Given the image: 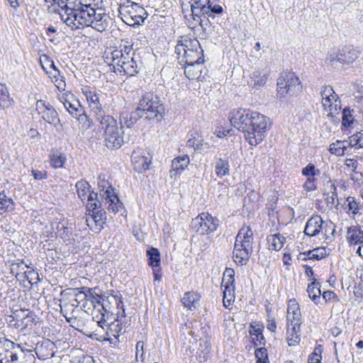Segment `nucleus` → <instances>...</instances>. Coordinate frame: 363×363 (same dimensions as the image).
<instances>
[{
    "instance_id": "obj_1",
    "label": "nucleus",
    "mask_w": 363,
    "mask_h": 363,
    "mask_svg": "<svg viewBox=\"0 0 363 363\" xmlns=\"http://www.w3.org/2000/svg\"><path fill=\"white\" fill-rule=\"evenodd\" d=\"M132 46L128 42L105 51V62L112 66L116 73L134 76L139 71V65L134 59Z\"/></svg>"
},
{
    "instance_id": "obj_2",
    "label": "nucleus",
    "mask_w": 363,
    "mask_h": 363,
    "mask_svg": "<svg viewBox=\"0 0 363 363\" xmlns=\"http://www.w3.org/2000/svg\"><path fill=\"white\" fill-rule=\"evenodd\" d=\"M97 122H94V130L100 132L104 136L106 146L110 149L120 147L123 142L121 135V128L118 126L116 120L111 116L99 118Z\"/></svg>"
},
{
    "instance_id": "obj_3",
    "label": "nucleus",
    "mask_w": 363,
    "mask_h": 363,
    "mask_svg": "<svg viewBox=\"0 0 363 363\" xmlns=\"http://www.w3.org/2000/svg\"><path fill=\"white\" fill-rule=\"evenodd\" d=\"M253 232L249 226H243L238 232L233 249L234 261L240 265L245 264L252 252Z\"/></svg>"
},
{
    "instance_id": "obj_4",
    "label": "nucleus",
    "mask_w": 363,
    "mask_h": 363,
    "mask_svg": "<svg viewBox=\"0 0 363 363\" xmlns=\"http://www.w3.org/2000/svg\"><path fill=\"white\" fill-rule=\"evenodd\" d=\"M277 96L281 102L289 101L302 91L299 78L292 72H283L277 79Z\"/></svg>"
},
{
    "instance_id": "obj_5",
    "label": "nucleus",
    "mask_w": 363,
    "mask_h": 363,
    "mask_svg": "<svg viewBox=\"0 0 363 363\" xmlns=\"http://www.w3.org/2000/svg\"><path fill=\"white\" fill-rule=\"evenodd\" d=\"M179 55H182L186 65H199L203 63V50L197 39L184 38L175 47Z\"/></svg>"
},
{
    "instance_id": "obj_6",
    "label": "nucleus",
    "mask_w": 363,
    "mask_h": 363,
    "mask_svg": "<svg viewBox=\"0 0 363 363\" xmlns=\"http://www.w3.org/2000/svg\"><path fill=\"white\" fill-rule=\"evenodd\" d=\"M269 118L263 114L255 111L250 118L249 128L246 130L245 137L251 145L259 144L264 138Z\"/></svg>"
},
{
    "instance_id": "obj_7",
    "label": "nucleus",
    "mask_w": 363,
    "mask_h": 363,
    "mask_svg": "<svg viewBox=\"0 0 363 363\" xmlns=\"http://www.w3.org/2000/svg\"><path fill=\"white\" fill-rule=\"evenodd\" d=\"M118 12L123 21L130 26L140 25L147 16L143 7L130 0L120 4Z\"/></svg>"
},
{
    "instance_id": "obj_8",
    "label": "nucleus",
    "mask_w": 363,
    "mask_h": 363,
    "mask_svg": "<svg viewBox=\"0 0 363 363\" xmlns=\"http://www.w3.org/2000/svg\"><path fill=\"white\" fill-rule=\"evenodd\" d=\"M82 94L86 97V101L91 111L94 113V122L99 121L98 120V117L104 118L108 116L105 114L104 112L106 104H104V100L106 96V94H104L100 91H97L88 86L82 89Z\"/></svg>"
},
{
    "instance_id": "obj_9",
    "label": "nucleus",
    "mask_w": 363,
    "mask_h": 363,
    "mask_svg": "<svg viewBox=\"0 0 363 363\" xmlns=\"http://www.w3.org/2000/svg\"><path fill=\"white\" fill-rule=\"evenodd\" d=\"M137 108L141 111L143 116L145 115L146 118L150 119L162 115L164 111L159 98L152 93H147L143 96Z\"/></svg>"
},
{
    "instance_id": "obj_10",
    "label": "nucleus",
    "mask_w": 363,
    "mask_h": 363,
    "mask_svg": "<svg viewBox=\"0 0 363 363\" xmlns=\"http://www.w3.org/2000/svg\"><path fill=\"white\" fill-rule=\"evenodd\" d=\"M96 9L81 8L72 17L62 16V20L72 29H79L85 26H91L92 18Z\"/></svg>"
},
{
    "instance_id": "obj_11",
    "label": "nucleus",
    "mask_w": 363,
    "mask_h": 363,
    "mask_svg": "<svg viewBox=\"0 0 363 363\" xmlns=\"http://www.w3.org/2000/svg\"><path fill=\"white\" fill-rule=\"evenodd\" d=\"M219 225V220L208 213H201L191 221V227L202 235L215 231Z\"/></svg>"
},
{
    "instance_id": "obj_12",
    "label": "nucleus",
    "mask_w": 363,
    "mask_h": 363,
    "mask_svg": "<svg viewBox=\"0 0 363 363\" xmlns=\"http://www.w3.org/2000/svg\"><path fill=\"white\" fill-rule=\"evenodd\" d=\"M194 5L193 11L199 18L201 16L205 17H213L215 14H220L223 11L220 0H191Z\"/></svg>"
},
{
    "instance_id": "obj_13",
    "label": "nucleus",
    "mask_w": 363,
    "mask_h": 363,
    "mask_svg": "<svg viewBox=\"0 0 363 363\" xmlns=\"http://www.w3.org/2000/svg\"><path fill=\"white\" fill-rule=\"evenodd\" d=\"M235 272L231 268H226L223 276L222 286L224 287L223 303L228 308L235 301Z\"/></svg>"
},
{
    "instance_id": "obj_14",
    "label": "nucleus",
    "mask_w": 363,
    "mask_h": 363,
    "mask_svg": "<svg viewBox=\"0 0 363 363\" xmlns=\"http://www.w3.org/2000/svg\"><path fill=\"white\" fill-rule=\"evenodd\" d=\"M254 112L250 109H235L229 114L230 122L235 128L245 133L246 130L249 128L248 124Z\"/></svg>"
},
{
    "instance_id": "obj_15",
    "label": "nucleus",
    "mask_w": 363,
    "mask_h": 363,
    "mask_svg": "<svg viewBox=\"0 0 363 363\" xmlns=\"http://www.w3.org/2000/svg\"><path fill=\"white\" fill-rule=\"evenodd\" d=\"M322 104L328 109L329 115H333L341 108L339 97L331 86H325L321 91Z\"/></svg>"
},
{
    "instance_id": "obj_16",
    "label": "nucleus",
    "mask_w": 363,
    "mask_h": 363,
    "mask_svg": "<svg viewBox=\"0 0 363 363\" xmlns=\"http://www.w3.org/2000/svg\"><path fill=\"white\" fill-rule=\"evenodd\" d=\"M131 157L133 168L136 172L142 173L149 169L151 157L146 150L137 148L133 152Z\"/></svg>"
},
{
    "instance_id": "obj_17",
    "label": "nucleus",
    "mask_w": 363,
    "mask_h": 363,
    "mask_svg": "<svg viewBox=\"0 0 363 363\" xmlns=\"http://www.w3.org/2000/svg\"><path fill=\"white\" fill-rule=\"evenodd\" d=\"M332 225V223H325L319 216L311 217L306 223L304 233L306 235L313 237L318 235L320 233L326 234L327 228Z\"/></svg>"
},
{
    "instance_id": "obj_18",
    "label": "nucleus",
    "mask_w": 363,
    "mask_h": 363,
    "mask_svg": "<svg viewBox=\"0 0 363 363\" xmlns=\"http://www.w3.org/2000/svg\"><path fill=\"white\" fill-rule=\"evenodd\" d=\"M113 313L109 311L104 304L94 305L92 311V318L101 328L106 326V323L113 319Z\"/></svg>"
},
{
    "instance_id": "obj_19",
    "label": "nucleus",
    "mask_w": 363,
    "mask_h": 363,
    "mask_svg": "<svg viewBox=\"0 0 363 363\" xmlns=\"http://www.w3.org/2000/svg\"><path fill=\"white\" fill-rule=\"evenodd\" d=\"M58 99L73 117L77 118L81 111L80 105L79 101L74 99L72 94L63 93L58 96Z\"/></svg>"
},
{
    "instance_id": "obj_20",
    "label": "nucleus",
    "mask_w": 363,
    "mask_h": 363,
    "mask_svg": "<svg viewBox=\"0 0 363 363\" xmlns=\"http://www.w3.org/2000/svg\"><path fill=\"white\" fill-rule=\"evenodd\" d=\"M36 110L42 118L50 124H53L56 120L60 121L56 110L49 104H46L43 101L37 102Z\"/></svg>"
},
{
    "instance_id": "obj_21",
    "label": "nucleus",
    "mask_w": 363,
    "mask_h": 363,
    "mask_svg": "<svg viewBox=\"0 0 363 363\" xmlns=\"http://www.w3.org/2000/svg\"><path fill=\"white\" fill-rule=\"evenodd\" d=\"M13 345L9 340L0 341V363H18V355L9 350Z\"/></svg>"
},
{
    "instance_id": "obj_22",
    "label": "nucleus",
    "mask_w": 363,
    "mask_h": 363,
    "mask_svg": "<svg viewBox=\"0 0 363 363\" xmlns=\"http://www.w3.org/2000/svg\"><path fill=\"white\" fill-rule=\"evenodd\" d=\"M91 26L99 32L104 31L109 25L110 17L102 12L101 9H96Z\"/></svg>"
},
{
    "instance_id": "obj_23",
    "label": "nucleus",
    "mask_w": 363,
    "mask_h": 363,
    "mask_svg": "<svg viewBox=\"0 0 363 363\" xmlns=\"http://www.w3.org/2000/svg\"><path fill=\"white\" fill-rule=\"evenodd\" d=\"M102 199L105 200V204L107 205V209L110 212L116 213L123 208V203L121 202L115 191H106L102 194Z\"/></svg>"
},
{
    "instance_id": "obj_24",
    "label": "nucleus",
    "mask_w": 363,
    "mask_h": 363,
    "mask_svg": "<svg viewBox=\"0 0 363 363\" xmlns=\"http://www.w3.org/2000/svg\"><path fill=\"white\" fill-rule=\"evenodd\" d=\"M287 321L294 323L295 325H301V311L298 302L295 299H290L287 308Z\"/></svg>"
},
{
    "instance_id": "obj_25",
    "label": "nucleus",
    "mask_w": 363,
    "mask_h": 363,
    "mask_svg": "<svg viewBox=\"0 0 363 363\" xmlns=\"http://www.w3.org/2000/svg\"><path fill=\"white\" fill-rule=\"evenodd\" d=\"M190 162L187 155H183L174 159L172 162L171 177H176L177 174L184 171L189 165Z\"/></svg>"
},
{
    "instance_id": "obj_26",
    "label": "nucleus",
    "mask_w": 363,
    "mask_h": 363,
    "mask_svg": "<svg viewBox=\"0 0 363 363\" xmlns=\"http://www.w3.org/2000/svg\"><path fill=\"white\" fill-rule=\"evenodd\" d=\"M347 240L350 245L363 242V230L359 226L352 225L347 228Z\"/></svg>"
},
{
    "instance_id": "obj_27",
    "label": "nucleus",
    "mask_w": 363,
    "mask_h": 363,
    "mask_svg": "<svg viewBox=\"0 0 363 363\" xmlns=\"http://www.w3.org/2000/svg\"><path fill=\"white\" fill-rule=\"evenodd\" d=\"M143 116L141 113V111L136 108L133 112L128 113L123 111L120 117L121 123H124L128 128H130L133 125L139 118Z\"/></svg>"
},
{
    "instance_id": "obj_28",
    "label": "nucleus",
    "mask_w": 363,
    "mask_h": 363,
    "mask_svg": "<svg viewBox=\"0 0 363 363\" xmlns=\"http://www.w3.org/2000/svg\"><path fill=\"white\" fill-rule=\"evenodd\" d=\"M300 325H295L294 323H288L287 340L290 346L295 345L300 341Z\"/></svg>"
},
{
    "instance_id": "obj_29",
    "label": "nucleus",
    "mask_w": 363,
    "mask_h": 363,
    "mask_svg": "<svg viewBox=\"0 0 363 363\" xmlns=\"http://www.w3.org/2000/svg\"><path fill=\"white\" fill-rule=\"evenodd\" d=\"M340 63H352L359 57V52L352 48L347 47L340 50Z\"/></svg>"
},
{
    "instance_id": "obj_30",
    "label": "nucleus",
    "mask_w": 363,
    "mask_h": 363,
    "mask_svg": "<svg viewBox=\"0 0 363 363\" xmlns=\"http://www.w3.org/2000/svg\"><path fill=\"white\" fill-rule=\"evenodd\" d=\"M200 300V296L193 291H188L184 294L182 302L184 306L189 310H194L196 308Z\"/></svg>"
},
{
    "instance_id": "obj_31",
    "label": "nucleus",
    "mask_w": 363,
    "mask_h": 363,
    "mask_svg": "<svg viewBox=\"0 0 363 363\" xmlns=\"http://www.w3.org/2000/svg\"><path fill=\"white\" fill-rule=\"evenodd\" d=\"M15 203L11 198L7 196L4 191L0 192V214H4L14 209Z\"/></svg>"
},
{
    "instance_id": "obj_32",
    "label": "nucleus",
    "mask_w": 363,
    "mask_h": 363,
    "mask_svg": "<svg viewBox=\"0 0 363 363\" xmlns=\"http://www.w3.org/2000/svg\"><path fill=\"white\" fill-rule=\"evenodd\" d=\"M312 282L308 284L307 288V292L308 297L315 303L318 304L321 295V291L320 289V284L316 282L314 278L312 279Z\"/></svg>"
},
{
    "instance_id": "obj_33",
    "label": "nucleus",
    "mask_w": 363,
    "mask_h": 363,
    "mask_svg": "<svg viewBox=\"0 0 363 363\" xmlns=\"http://www.w3.org/2000/svg\"><path fill=\"white\" fill-rule=\"evenodd\" d=\"M286 242V238L280 234L270 235L267 237L269 248L276 251L281 250Z\"/></svg>"
},
{
    "instance_id": "obj_34",
    "label": "nucleus",
    "mask_w": 363,
    "mask_h": 363,
    "mask_svg": "<svg viewBox=\"0 0 363 363\" xmlns=\"http://www.w3.org/2000/svg\"><path fill=\"white\" fill-rule=\"evenodd\" d=\"M215 172L216 175L222 178L230 174V166L227 159L219 158L215 164Z\"/></svg>"
},
{
    "instance_id": "obj_35",
    "label": "nucleus",
    "mask_w": 363,
    "mask_h": 363,
    "mask_svg": "<svg viewBox=\"0 0 363 363\" xmlns=\"http://www.w3.org/2000/svg\"><path fill=\"white\" fill-rule=\"evenodd\" d=\"M76 189L78 196L82 201L86 200L89 194L92 192L90 191V185L84 180H81L77 182Z\"/></svg>"
},
{
    "instance_id": "obj_36",
    "label": "nucleus",
    "mask_w": 363,
    "mask_h": 363,
    "mask_svg": "<svg viewBox=\"0 0 363 363\" xmlns=\"http://www.w3.org/2000/svg\"><path fill=\"white\" fill-rule=\"evenodd\" d=\"M147 256L148 257V264L151 267H157L160 266V253L155 247H150L147 250Z\"/></svg>"
},
{
    "instance_id": "obj_37",
    "label": "nucleus",
    "mask_w": 363,
    "mask_h": 363,
    "mask_svg": "<svg viewBox=\"0 0 363 363\" xmlns=\"http://www.w3.org/2000/svg\"><path fill=\"white\" fill-rule=\"evenodd\" d=\"M12 101L7 87L3 84H0V108L11 106Z\"/></svg>"
},
{
    "instance_id": "obj_38",
    "label": "nucleus",
    "mask_w": 363,
    "mask_h": 363,
    "mask_svg": "<svg viewBox=\"0 0 363 363\" xmlns=\"http://www.w3.org/2000/svg\"><path fill=\"white\" fill-rule=\"evenodd\" d=\"M66 1V5L67 9L65 12V14L61 15V17L62 16L65 17H72L74 13L77 12L81 8L82 6L80 4H79V0H65Z\"/></svg>"
},
{
    "instance_id": "obj_39",
    "label": "nucleus",
    "mask_w": 363,
    "mask_h": 363,
    "mask_svg": "<svg viewBox=\"0 0 363 363\" xmlns=\"http://www.w3.org/2000/svg\"><path fill=\"white\" fill-rule=\"evenodd\" d=\"M111 323H106V325L108 326V331L106 334L108 335H112L115 338H117L121 334L123 333V325L121 323H119L118 320L116 321H111Z\"/></svg>"
},
{
    "instance_id": "obj_40",
    "label": "nucleus",
    "mask_w": 363,
    "mask_h": 363,
    "mask_svg": "<svg viewBox=\"0 0 363 363\" xmlns=\"http://www.w3.org/2000/svg\"><path fill=\"white\" fill-rule=\"evenodd\" d=\"M88 288L87 287H82L81 289H74V296L75 298L74 301L75 303H72V306H77L79 303L81 302L86 300L88 298Z\"/></svg>"
},
{
    "instance_id": "obj_41",
    "label": "nucleus",
    "mask_w": 363,
    "mask_h": 363,
    "mask_svg": "<svg viewBox=\"0 0 363 363\" xmlns=\"http://www.w3.org/2000/svg\"><path fill=\"white\" fill-rule=\"evenodd\" d=\"M97 196V193L94 191L89 194L87 198L88 202L86 204V211L88 213H94V211L101 209L100 207L98 206V203L96 202Z\"/></svg>"
},
{
    "instance_id": "obj_42",
    "label": "nucleus",
    "mask_w": 363,
    "mask_h": 363,
    "mask_svg": "<svg viewBox=\"0 0 363 363\" xmlns=\"http://www.w3.org/2000/svg\"><path fill=\"white\" fill-rule=\"evenodd\" d=\"M320 171L312 163L308 164L301 170V174L307 178H315L320 174Z\"/></svg>"
},
{
    "instance_id": "obj_43",
    "label": "nucleus",
    "mask_w": 363,
    "mask_h": 363,
    "mask_svg": "<svg viewBox=\"0 0 363 363\" xmlns=\"http://www.w3.org/2000/svg\"><path fill=\"white\" fill-rule=\"evenodd\" d=\"M348 145L357 149L363 148V133H357L350 136Z\"/></svg>"
},
{
    "instance_id": "obj_44",
    "label": "nucleus",
    "mask_w": 363,
    "mask_h": 363,
    "mask_svg": "<svg viewBox=\"0 0 363 363\" xmlns=\"http://www.w3.org/2000/svg\"><path fill=\"white\" fill-rule=\"evenodd\" d=\"M96 223V230H100L106 220V212L103 209L97 210L92 213Z\"/></svg>"
},
{
    "instance_id": "obj_45",
    "label": "nucleus",
    "mask_w": 363,
    "mask_h": 363,
    "mask_svg": "<svg viewBox=\"0 0 363 363\" xmlns=\"http://www.w3.org/2000/svg\"><path fill=\"white\" fill-rule=\"evenodd\" d=\"M65 160H66V157L62 153L53 154L50 157L51 165L54 168H60V167H63V165L65 162Z\"/></svg>"
},
{
    "instance_id": "obj_46",
    "label": "nucleus",
    "mask_w": 363,
    "mask_h": 363,
    "mask_svg": "<svg viewBox=\"0 0 363 363\" xmlns=\"http://www.w3.org/2000/svg\"><path fill=\"white\" fill-rule=\"evenodd\" d=\"M194 5H196L194 2L191 4L190 1H188L187 3H184V1H182V10L185 18H187L188 16H191L194 20H196V17L197 16L194 13V11H193V9L194 10Z\"/></svg>"
},
{
    "instance_id": "obj_47",
    "label": "nucleus",
    "mask_w": 363,
    "mask_h": 363,
    "mask_svg": "<svg viewBox=\"0 0 363 363\" xmlns=\"http://www.w3.org/2000/svg\"><path fill=\"white\" fill-rule=\"evenodd\" d=\"M196 65H186L184 68V74L189 79H194L199 76L200 69L195 67Z\"/></svg>"
},
{
    "instance_id": "obj_48",
    "label": "nucleus",
    "mask_w": 363,
    "mask_h": 363,
    "mask_svg": "<svg viewBox=\"0 0 363 363\" xmlns=\"http://www.w3.org/2000/svg\"><path fill=\"white\" fill-rule=\"evenodd\" d=\"M340 50H331L326 57V62L331 66H334L336 63H340Z\"/></svg>"
},
{
    "instance_id": "obj_49",
    "label": "nucleus",
    "mask_w": 363,
    "mask_h": 363,
    "mask_svg": "<svg viewBox=\"0 0 363 363\" xmlns=\"http://www.w3.org/2000/svg\"><path fill=\"white\" fill-rule=\"evenodd\" d=\"M352 111L349 108H345L342 111V123L345 127H349L353 122Z\"/></svg>"
},
{
    "instance_id": "obj_50",
    "label": "nucleus",
    "mask_w": 363,
    "mask_h": 363,
    "mask_svg": "<svg viewBox=\"0 0 363 363\" xmlns=\"http://www.w3.org/2000/svg\"><path fill=\"white\" fill-rule=\"evenodd\" d=\"M88 300H90L91 302L94 305L104 304L101 303V301H104L102 296H99L96 290L94 289L88 288Z\"/></svg>"
},
{
    "instance_id": "obj_51",
    "label": "nucleus",
    "mask_w": 363,
    "mask_h": 363,
    "mask_svg": "<svg viewBox=\"0 0 363 363\" xmlns=\"http://www.w3.org/2000/svg\"><path fill=\"white\" fill-rule=\"evenodd\" d=\"M257 363H269L267 357V351L264 347H261L255 351Z\"/></svg>"
},
{
    "instance_id": "obj_52",
    "label": "nucleus",
    "mask_w": 363,
    "mask_h": 363,
    "mask_svg": "<svg viewBox=\"0 0 363 363\" xmlns=\"http://www.w3.org/2000/svg\"><path fill=\"white\" fill-rule=\"evenodd\" d=\"M341 145H342V140H336L335 143H333L329 146V152L337 156H342L343 151L341 150Z\"/></svg>"
},
{
    "instance_id": "obj_53",
    "label": "nucleus",
    "mask_w": 363,
    "mask_h": 363,
    "mask_svg": "<svg viewBox=\"0 0 363 363\" xmlns=\"http://www.w3.org/2000/svg\"><path fill=\"white\" fill-rule=\"evenodd\" d=\"M98 185L101 197L102 194H104L106 191H114L112 186L109 184L108 182L106 181L105 178H101V176L99 177Z\"/></svg>"
},
{
    "instance_id": "obj_54",
    "label": "nucleus",
    "mask_w": 363,
    "mask_h": 363,
    "mask_svg": "<svg viewBox=\"0 0 363 363\" xmlns=\"http://www.w3.org/2000/svg\"><path fill=\"white\" fill-rule=\"evenodd\" d=\"M79 4H81L82 8L86 9H99V5L102 2V0H79Z\"/></svg>"
},
{
    "instance_id": "obj_55",
    "label": "nucleus",
    "mask_w": 363,
    "mask_h": 363,
    "mask_svg": "<svg viewBox=\"0 0 363 363\" xmlns=\"http://www.w3.org/2000/svg\"><path fill=\"white\" fill-rule=\"evenodd\" d=\"M321 352L320 347H315L314 352L309 357L308 363H320L322 359Z\"/></svg>"
},
{
    "instance_id": "obj_56",
    "label": "nucleus",
    "mask_w": 363,
    "mask_h": 363,
    "mask_svg": "<svg viewBox=\"0 0 363 363\" xmlns=\"http://www.w3.org/2000/svg\"><path fill=\"white\" fill-rule=\"evenodd\" d=\"M251 78L254 82L255 86H263L267 81V77L265 75L260 76L259 72H254Z\"/></svg>"
},
{
    "instance_id": "obj_57",
    "label": "nucleus",
    "mask_w": 363,
    "mask_h": 363,
    "mask_svg": "<svg viewBox=\"0 0 363 363\" xmlns=\"http://www.w3.org/2000/svg\"><path fill=\"white\" fill-rule=\"evenodd\" d=\"M336 189V186L334 184H332L330 185V192H329V194H331V195L327 199L328 202L332 205L339 204Z\"/></svg>"
},
{
    "instance_id": "obj_58",
    "label": "nucleus",
    "mask_w": 363,
    "mask_h": 363,
    "mask_svg": "<svg viewBox=\"0 0 363 363\" xmlns=\"http://www.w3.org/2000/svg\"><path fill=\"white\" fill-rule=\"evenodd\" d=\"M347 201L348 202V213L352 212L354 215H356L359 212V206L358 203L356 202L354 197L349 196L347 199Z\"/></svg>"
},
{
    "instance_id": "obj_59",
    "label": "nucleus",
    "mask_w": 363,
    "mask_h": 363,
    "mask_svg": "<svg viewBox=\"0 0 363 363\" xmlns=\"http://www.w3.org/2000/svg\"><path fill=\"white\" fill-rule=\"evenodd\" d=\"M40 62L43 69L46 71L49 66H53V60L47 55H43L40 57Z\"/></svg>"
},
{
    "instance_id": "obj_60",
    "label": "nucleus",
    "mask_w": 363,
    "mask_h": 363,
    "mask_svg": "<svg viewBox=\"0 0 363 363\" xmlns=\"http://www.w3.org/2000/svg\"><path fill=\"white\" fill-rule=\"evenodd\" d=\"M323 298L325 301V302H328L330 301H339V298L335 294L334 291H326L322 294Z\"/></svg>"
},
{
    "instance_id": "obj_61",
    "label": "nucleus",
    "mask_w": 363,
    "mask_h": 363,
    "mask_svg": "<svg viewBox=\"0 0 363 363\" xmlns=\"http://www.w3.org/2000/svg\"><path fill=\"white\" fill-rule=\"evenodd\" d=\"M315 178H307L306 182L303 184V188L307 191H311L316 189L315 182H316Z\"/></svg>"
},
{
    "instance_id": "obj_62",
    "label": "nucleus",
    "mask_w": 363,
    "mask_h": 363,
    "mask_svg": "<svg viewBox=\"0 0 363 363\" xmlns=\"http://www.w3.org/2000/svg\"><path fill=\"white\" fill-rule=\"evenodd\" d=\"M86 223L91 230H97L96 220L92 213H86Z\"/></svg>"
},
{
    "instance_id": "obj_63",
    "label": "nucleus",
    "mask_w": 363,
    "mask_h": 363,
    "mask_svg": "<svg viewBox=\"0 0 363 363\" xmlns=\"http://www.w3.org/2000/svg\"><path fill=\"white\" fill-rule=\"evenodd\" d=\"M52 81L60 91H64L65 89L66 83L62 76L60 75V77L54 78Z\"/></svg>"
},
{
    "instance_id": "obj_64",
    "label": "nucleus",
    "mask_w": 363,
    "mask_h": 363,
    "mask_svg": "<svg viewBox=\"0 0 363 363\" xmlns=\"http://www.w3.org/2000/svg\"><path fill=\"white\" fill-rule=\"evenodd\" d=\"M320 250L318 248L314 249L313 250H310L307 252L308 259H320L323 257V254H318V252Z\"/></svg>"
}]
</instances>
